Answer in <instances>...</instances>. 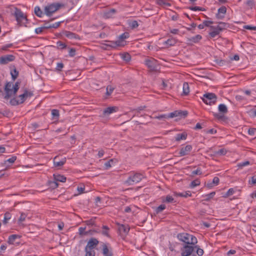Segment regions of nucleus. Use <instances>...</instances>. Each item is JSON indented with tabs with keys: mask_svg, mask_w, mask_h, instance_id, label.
Returning <instances> with one entry per match:
<instances>
[{
	"mask_svg": "<svg viewBox=\"0 0 256 256\" xmlns=\"http://www.w3.org/2000/svg\"><path fill=\"white\" fill-rule=\"evenodd\" d=\"M178 239L183 242L182 246L180 248L182 256H190L194 252V247L198 243L196 238L190 234L182 232L178 234L177 235Z\"/></svg>",
	"mask_w": 256,
	"mask_h": 256,
	"instance_id": "1",
	"label": "nucleus"
},
{
	"mask_svg": "<svg viewBox=\"0 0 256 256\" xmlns=\"http://www.w3.org/2000/svg\"><path fill=\"white\" fill-rule=\"evenodd\" d=\"M178 117L180 118H185L188 114V112L187 110H178Z\"/></svg>",
	"mask_w": 256,
	"mask_h": 256,
	"instance_id": "30",
	"label": "nucleus"
},
{
	"mask_svg": "<svg viewBox=\"0 0 256 256\" xmlns=\"http://www.w3.org/2000/svg\"><path fill=\"white\" fill-rule=\"evenodd\" d=\"M188 134L186 132H183L182 134H176L175 140L176 141H180L182 140H186Z\"/></svg>",
	"mask_w": 256,
	"mask_h": 256,
	"instance_id": "26",
	"label": "nucleus"
},
{
	"mask_svg": "<svg viewBox=\"0 0 256 256\" xmlns=\"http://www.w3.org/2000/svg\"><path fill=\"white\" fill-rule=\"evenodd\" d=\"M202 174V172L201 171V169L200 168H198L196 170L192 172L191 176H194V175H200Z\"/></svg>",
	"mask_w": 256,
	"mask_h": 256,
	"instance_id": "55",
	"label": "nucleus"
},
{
	"mask_svg": "<svg viewBox=\"0 0 256 256\" xmlns=\"http://www.w3.org/2000/svg\"><path fill=\"white\" fill-rule=\"evenodd\" d=\"M226 150L224 148H221L218 150L216 152L215 154H216L220 155V156H224L226 154Z\"/></svg>",
	"mask_w": 256,
	"mask_h": 256,
	"instance_id": "50",
	"label": "nucleus"
},
{
	"mask_svg": "<svg viewBox=\"0 0 256 256\" xmlns=\"http://www.w3.org/2000/svg\"><path fill=\"white\" fill-rule=\"evenodd\" d=\"M215 192H212L208 194H206L204 197L206 198L205 200L206 201L210 200L211 198H212L215 195Z\"/></svg>",
	"mask_w": 256,
	"mask_h": 256,
	"instance_id": "46",
	"label": "nucleus"
},
{
	"mask_svg": "<svg viewBox=\"0 0 256 256\" xmlns=\"http://www.w3.org/2000/svg\"><path fill=\"white\" fill-rule=\"evenodd\" d=\"M76 49L74 48H70L69 50V56L73 57L76 55Z\"/></svg>",
	"mask_w": 256,
	"mask_h": 256,
	"instance_id": "61",
	"label": "nucleus"
},
{
	"mask_svg": "<svg viewBox=\"0 0 256 256\" xmlns=\"http://www.w3.org/2000/svg\"><path fill=\"white\" fill-rule=\"evenodd\" d=\"M20 80L16 81L14 84L12 82H6L4 86V99L8 100L12 96H15L20 88Z\"/></svg>",
	"mask_w": 256,
	"mask_h": 256,
	"instance_id": "2",
	"label": "nucleus"
},
{
	"mask_svg": "<svg viewBox=\"0 0 256 256\" xmlns=\"http://www.w3.org/2000/svg\"><path fill=\"white\" fill-rule=\"evenodd\" d=\"M56 47L58 49L63 50L67 47V45L61 41L56 42Z\"/></svg>",
	"mask_w": 256,
	"mask_h": 256,
	"instance_id": "37",
	"label": "nucleus"
},
{
	"mask_svg": "<svg viewBox=\"0 0 256 256\" xmlns=\"http://www.w3.org/2000/svg\"><path fill=\"white\" fill-rule=\"evenodd\" d=\"M214 30L209 33L210 36L212 38H215L216 36L219 34L220 32L214 29Z\"/></svg>",
	"mask_w": 256,
	"mask_h": 256,
	"instance_id": "54",
	"label": "nucleus"
},
{
	"mask_svg": "<svg viewBox=\"0 0 256 256\" xmlns=\"http://www.w3.org/2000/svg\"><path fill=\"white\" fill-rule=\"evenodd\" d=\"M50 186L52 188H56L58 186V184L56 181L54 180L50 182Z\"/></svg>",
	"mask_w": 256,
	"mask_h": 256,
	"instance_id": "60",
	"label": "nucleus"
},
{
	"mask_svg": "<svg viewBox=\"0 0 256 256\" xmlns=\"http://www.w3.org/2000/svg\"><path fill=\"white\" fill-rule=\"evenodd\" d=\"M178 110H175L168 114L169 118H173L174 117H178Z\"/></svg>",
	"mask_w": 256,
	"mask_h": 256,
	"instance_id": "62",
	"label": "nucleus"
},
{
	"mask_svg": "<svg viewBox=\"0 0 256 256\" xmlns=\"http://www.w3.org/2000/svg\"><path fill=\"white\" fill-rule=\"evenodd\" d=\"M84 251L86 252L85 256H95L96 255V252L94 250L86 249L85 248Z\"/></svg>",
	"mask_w": 256,
	"mask_h": 256,
	"instance_id": "34",
	"label": "nucleus"
},
{
	"mask_svg": "<svg viewBox=\"0 0 256 256\" xmlns=\"http://www.w3.org/2000/svg\"><path fill=\"white\" fill-rule=\"evenodd\" d=\"M174 196H181L187 198L188 196H192L191 192L190 191H187L184 192H174Z\"/></svg>",
	"mask_w": 256,
	"mask_h": 256,
	"instance_id": "23",
	"label": "nucleus"
},
{
	"mask_svg": "<svg viewBox=\"0 0 256 256\" xmlns=\"http://www.w3.org/2000/svg\"><path fill=\"white\" fill-rule=\"evenodd\" d=\"M114 89V88L113 87H112L111 86H110V85L106 87V95L108 96H110L112 94V93L113 92Z\"/></svg>",
	"mask_w": 256,
	"mask_h": 256,
	"instance_id": "45",
	"label": "nucleus"
},
{
	"mask_svg": "<svg viewBox=\"0 0 256 256\" xmlns=\"http://www.w3.org/2000/svg\"><path fill=\"white\" fill-rule=\"evenodd\" d=\"M219 114L214 113L213 114L214 117L218 120H224L226 117L224 116L228 112L226 106L224 104H220L218 106Z\"/></svg>",
	"mask_w": 256,
	"mask_h": 256,
	"instance_id": "6",
	"label": "nucleus"
},
{
	"mask_svg": "<svg viewBox=\"0 0 256 256\" xmlns=\"http://www.w3.org/2000/svg\"><path fill=\"white\" fill-rule=\"evenodd\" d=\"M14 16L16 18L18 24L20 26H22L25 25L28 22L26 16L24 14L23 12L19 8H16Z\"/></svg>",
	"mask_w": 256,
	"mask_h": 256,
	"instance_id": "4",
	"label": "nucleus"
},
{
	"mask_svg": "<svg viewBox=\"0 0 256 256\" xmlns=\"http://www.w3.org/2000/svg\"><path fill=\"white\" fill-rule=\"evenodd\" d=\"M234 190L233 188H230L228 191L224 194V198L228 197L234 194Z\"/></svg>",
	"mask_w": 256,
	"mask_h": 256,
	"instance_id": "49",
	"label": "nucleus"
},
{
	"mask_svg": "<svg viewBox=\"0 0 256 256\" xmlns=\"http://www.w3.org/2000/svg\"><path fill=\"white\" fill-rule=\"evenodd\" d=\"M96 218H92L90 220H86L84 222H85L86 224L88 226H96V222L94 220Z\"/></svg>",
	"mask_w": 256,
	"mask_h": 256,
	"instance_id": "38",
	"label": "nucleus"
},
{
	"mask_svg": "<svg viewBox=\"0 0 256 256\" xmlns=\"http://www.w3.org/2000/svg\"><path fill=\"white\" fill-rule=\"evenodd\" d=\"M246 4L250 8H252L254 6V2L253 0H248L246 2Z\"/></svg>",
	"mask_w": 256,
	"mask_h": 256,
	"instance_id": "57",
	"label": "nucleus"
},
{
	"mask_svg": "<svg viewBox=\"0 0 256 256\" xmlns=\"http://www.w3.org/2000/svg\"><path fill=\"white\" fill-rule=\"evenodd\" d=\"M130 26L132 28H135L138 26V24L136 20H134L130 23Z\"/></svg>",
	"mask_w": 256,
	"mask_h": 256,
	"instance_id": "53",
	"label": "nucleus"
},
{
	"mask_svg": "<svg viewBox=\"0 0 256 256\" xmlns=\"http://www.w3.org/2000/svg\"><path fill=\"white\" fill-rule=\"evenodd\" d=\"M18 98H20L19 101H20V104H22L24 102L26 98H27V94H26V93H25L24 92V94L19 95Z\"/></svg>",
	"mask_w": 256,
	"mask_h": 256,
	"instance_id": "40",
	"label": "nucleus"
},
{
	"mask_svg": "<svg viewBox=\"0 0 256 256\" xmlns=\"http://www.w3.org/2000/svg\"><path fill=\"white\" fill-rule=\"evenodd\" d=\"M250 164V162L248 160H246V161H245V162H240V163H238L237 165V166L240 168H242L244 166H248Z\"/></svg>",
	"mask_w": 256,
	"mask_h": 256,
	"instance_id": "48",
	"label": "nucleus"
},
{
	"mask_svg": "<svg viewBox=\"0 0 256 256\" xmlns=\"http://www.w3.org/2000/svg\"><path fill=\"white\" fill-rule=\"evenodd\" d=\"M202 39V36L200 34H197L194 36L187 38L188 44H192L193 43H198Z\"/></svg>",
	"mask_w": 256,
	"mask_h": 256,
	"instance_id": "16",
	"label": "nucleus"
},
{
	"mask_svg": "<svg viewBox=\"0 0 256 256\" xmlns=\"http://www.w3.org/2000/svg\"><path fill=\"white\" fill-rule=\"evenodd\" d=\"M243 28L250 30H256V26H254L245 25L243 26Z\"/></svg>",
	"mask_w": 256,
	"mask_h": 256,
	"instance_id": "56",
	"label": "nucleus"
},
{
	"mask_svg": "<svg viewBox=\"0 0 256 256\" xmlns=\"http://www.w3.org/2000/svg\"><path fill=\"white\" fill-rule=\"evenodd\" d=\"M122 58L126 62H129L131 58L130 56L128 53L122 54Z\"/></svg>",
	"mask_w": 256,
	"mask_h": 256,
	"instance_id": "47",
	"label": "nucleus"
},
{
	"mask_svg": "<svg viewBox=\"0 0 256 256\" xmlns=\"http://www.w3.org/2000/svg\"><path fill=\"white\" fill-rule=\"evenodd\" d=\"M202 100L206 104L212 105L216 102L217 96L214 93L208 92L203 95Z\"/></svg>",
	"mask_w": 256,
	"mask_h": 256,
	"instance_id": "5",
	"label": "nucleus"
},
{
	"mask_svg": "<svg viewBox=\"0 0 256 256\" xmlns=\"http://www.w3.org/2000/svg\"><path fill=\"white\" fill-rule=\"evenodd\" d=\"M214 64L217 66H222L226 65L228 64V62L224 60H222L218 58H215L214 60Z\"/></svg>",
	"mask_w": 256,
	"mask_h": 256,
	"instance_id": "21",
	"label": "nucleus"
},
{
	"mask_svg": "<svg viewBox=\"0 0 256 256\" xmlns=\"http://www.w3.org/2000/svg\"><path fill=\"white\" fill-rule=\"evenodd\" d=\"M64 6V4L58 2H54L50 4H48L44 7V14L47 16H50L60 8Z\"/></svg>",
	"mask_w": 256,
	"mask_h": 256,
	"instance_id": "3",
	"label": "nucleus"
},
{
	"mask_svg": "<svg viewBox=\"0 0 256 256\" xmlns=\"http://www.w3.org/2000/svg\"><path fill=\"white\" fill-rule=\"evenodd\" d=\"M52 114L54 118L58 120L60 116L59 110L56 109L52 110Z\"/></svg>",
	"mask_w": 256,
	"mask_h": 256,
	"instance_id": "43",
	"label": "nucleus"
},
{
	"mask_svg": "<svg viewBox=\"0 0 256 256\" xmlns=\"http://www.w3.org/2000/svg\"><path fill=\"white\" fill-rule=\"evenodd\" d=\"M145 64L148 66L151 72L157 71L158 66V61L154 58L146 59L144 61Z\"/></svg>",
	"mask_w": 256,
	"mask_h": 256,
	"instance_id": "8",
	"label": "nucleus"
},
{
	"mask_svg": "<svg viewBox=\"0 0 256 256\" xmlns=\"http://www.w3.org/2000/svg\"><path fill=\"white\" fill-rule=\"evenodd\" d=\"M176 40L173 38H172L168 39L164 43L168 46H174L176 44Z\"/></svg>",
	"mask_w": 256,
	"mask_h": 256,
	"instance_id": "39",
	"label": "nucleus"
},
{
	"mask_svg": "<svg viewBox=\"0 0 256 256\" xmlns=\"http://www.w3.org/2000/svg\"><path fill=\"white\" fill-rule=\"evenodd\" d=\"M108 244L102 243V253L104 256H113L112 252L108 248Z\"/></svg>",
	"mask_w": 256,
	"mask_h": 256,
	"instance_id": "14",
	"label": "nucleus"
},
{
	"mask_svg": "<svg viewBox=\"0 0 256 256\" xmlns=\"http://www.w3.org/2000/svg\"><path fill=\"white\" fill-rule=\"evenodd\" d=\"M10 74L12 76V80L13 81H14L18 78L19 74L18 71L16 70L14 66H12V69L11 70Z\"/></svg>",
	"mask_w": 256,
	"mask_h": 256,
	"instance_id": "22",
	"label": "nucleus"
},
{
	"mask_svg": "<svg viewBox=\"0 0 256 256\" xmlns=\"http://www.w3.org/2000/svg\"><path fill=\"white\" fill-rule=\"evenodd\" d=\"M192 246L194 247V250H196V252L198 256H202L204 254V250L200 248V246L198 245H196V244L195 245H193Z\"/></svg>",
	"mask_w": 256,
	"mask_h": 256,
	"instance_id": "31",
	"label": "nucleus"
},
{
	"mask_svg": "<svg viewBox=\"0 0 256 256\" xmlns=\"http://www.w3.org/2000/svg\"><path fill=\"white\" fill-rule=\"evenodd\" d=\"M226 8L224 6H222L218 10V14L217 18L219 19H222L224 18V14L226 13Z\"/></svg>",
	"mask_w": 256,
	"mask_h": 256,
	"instance_id": "20",
	"label": "nucleus"
},
{
	"mask_svg": "<svg viewBox=\"0 0 256 256\" xmlns=\"http://www.w3.org/2000/svg\"><path fill=\"white\" fill-rule=\"evenodd\" d=\"M102 234L105 236H106L108 237H110V236L109 234V228L106 226H102Z\"/></svg>",
	"mask_w": 256,
	"mask_h": 256,
	"instance_id": "35",
	"label": "nucleus"
},
{
	"mask_svg": "<svg viewBox=\"0 0 256 256\" xmlns=\"http://www.w3.org/2000/svg\"><path fill=\"white\" fill-rule=\"evenodd\" d=\"M166 206L164 204H162L157 207L155 210L156 213L158 214L162 212L163 210L166 208Z\"/></svg>",
	"mask_w": 256,
	"mask_h": 256,
	"instance_id": "44",
	"label": "nucleus"
},
{
	"mask_svg": "<svg viewBox=\"0 0 256 256\" xmlns=\"http://www.w3.org/2000/svg\"><path fill=\"white\" fill-rule=\"evenodd\" d=\"M190 92V88L188 82H184L183 84V91L182 95L187 96Z\"/></svg>",
	"mask_w": 256,
	"mask_h": 256,
	"instance_id": "25",
	"label": "nucleus"
},
{
	"mask_svg": "<svg viewBox=\"0 0 256 256\" xmlns=\"http://www.w3.org/2000/svg\"><path fill=\"white\" fill-rule=\"evenodd\" d=\"M144 178L143 175L140 173L136 172L132 176H130L126 180L125 184L128 185H132L134 183L140 182Z\"/></svg>",
	"mask_w": 256,
	"mask_h": 256,
	"instance_id": "7",
	"label": "nucleus"
},
{
	"mask_svg": "<svg viewBox=\"0 0 256 256\" xmlns=\"http://www.w3.org/2000/svg\"><path fill=\"white\" fill-rule=\"evenodd\" d=\"M116 224L118 226V230L120 232V234L122 236H126L128 234L130 229L128 225L120 224V223H116Z\"/></svg>",
	"mask_w": 256,
	"mask_h": 256,
	"instance_id": "9",
	"label": "nucleus"
},
{
	"mask_svg": "<svg viewBox=\"0 0 256 256\" xmlns=\"http://www.w3.org/2000/svg\"><path fill=\"white\" fill-rule=\"evenodd\" d=\"M116 10L114 8L110 9V10L104 13V16L106 18H112V15L116 14Z\"/></svg>",
	"mask_w": 256,
	"mask_h": 256,
	"instance_id": "29",
	"label": "nucleus"
},
{
	"mask_svg": "<svg viewBox=\"0 0 256 256\" xmlns=\"http://www.w3.org/2000/svg\"><path fill=\"white\" fill-rule=\"evenodd\" d=\"M64 65L62 62H58L56 69L58 71H61L62 69L64 68Z\"/></svg>",
	"mask_w": 256,
	"mask_h": 256,
	"instance_id": "58",
	"label": "nucleus"
},
{
	"mask_svg": "<svg viewBox=\"0 0 256 256\" xmlns=\"http://www.w3.org/2000/svg\"><path fill=\"white\" fill-rule=\"evenodd\" d=\"M192 146L188 144L184 147L181 148L179 152V154L180 156H184L189 154L190 151L192 150Z\"/></svg>",
	"mask_w": 256,
	"mask_h": 256,
	"instance_id": "13",
	"label": "nucleus"
},
{
	"mask_svg": "<svg viewBox=\"0 0 256 256\" xmlns=\"http://www.w3.org/2000/svg\"><path fill=\"white\" fill-rule=\"evenodd\" d=\"M129 37V34L128 32H124L119 37L120 40L121 42H122V40L126 39Z\"/></svg>",
	"mask_w": 256,
	"mask_h": 256,
	"instance_id": "52",
	"label": "nucleus"
},
{
	"mask_svg": "<svg viewBox=\"0 0 256 256\" xmlns=\"http://www.w3.org/2000/svg\"><path fill=\"white\" fill-rule=\"evenodd\" d=\"M174 199L172 198V196H170V195L166 196L165 198L162 197V202H167V203H170L172 202Z\"/></svg>",
	"mask_w": 256,
	"mask_h": 256,
	"instance_id": "33",
	"label": "nucleus"
},
{
	"mask_svg": "<svg viewBox=\"0 0 256 256\" xmlns=\"http://www.w3.org/2000/svg\"><path fill=\"white\" fill-rule=\"evenodd\" d=\"M21 238V236L18 234H12L9 236L8 242L10 244H16V245L18 246L20 243V238Z\"/></svg>",
	"mask_w": 256,
	"mask_h": 256,
	"instance_id": "10",
	"label": "nucleus"
},
{
	"mask_svg": "<svg viewBox=\"0 0 256 256\" xmlns=\"http://www.w3.org/2000/svg\"><path fill=\"white\" fill-rule=\"evenodd\" d=\"M118 110V107L116 106H112L108 107L105 108L103 111V114L104 116L109 115L110 114L113 113L114 112H116Z\"/></svg>",
	"mask_w": 256,
	"mask_h": 256,
	"instance_id": "18",
	"label": "nucleus"
},
{
	"mask_svg": "<svg viewBox=\"0 0 256 256\" xmlns=\"http://www.w3.org/2000/svg\"><path fill=\"white\" fill-rule=\"evenodd\" d=\"M62 22H56L54 24H51V25H50L49 27H50V28H56L60 26Z\"/></svg>",
	"mask_w": 256,
	"mask_h": 256,
	"instance_id": "59",
	"label": "nucleus"
},
{
	"mask_svg": "<svg viewBox=\"0 0 256 256\" xmlns=\"http://www.w3.org/2000/svg\"><path fill=\"white\" fill-rule=\"evenodd\" d=\"M249 183L252 184H256V175L251 178V180H249Z\"/></svg>",
	"mask_w": 256,
	"mask_h": 256,
	"instance_id": "64",
	"label": "nucleus"
},
{
	"mask_svg": "<svg viewBox=\"0 0 256 256\" xmlns=\"http://www.w3.org/2000/svg\"><path fill=\"white\" fill-rule=\"evenodd\" d=\"M34 12L36 15L40 18L42 17V16L45 14L44 11L43 12L40 8L38 6H36L34 8Z\"/></svg>",
	"mask_w": 256,
	"mask_h": 256,
	"instance_id": "27",
	"label": "nucleus"
},
{
	"mask_svg": "<svg viewBox=\"0 0 256 256\" xmlns=\"http://www.w3.org/2000/svg\"><path fill=\"white\" fill-rule=\"evenodd\" d=\"M54 180L58 182H65L66 180V178L62 175L54 174L53 175Z\"/></svg>",
	"mask_w": 256,
	"mask_h": 256,
	"instance_id": "24",
	"label": "nucleus"
},
{
	"mask_svg": "<svg viewBox=\"0 0 256 256\" xmlns=\"http://www.w3.org/2000/svg\"><path fill=\"white\" fill-rule=\"evenodd\" d=\"M16 160V156H12V158H8L7 160L5 162H8L10 164L14 163Z\"/></svg>",
	"mask_w": 256,
	"mask_h": 256,
	"instance_id": "63",
	"label": "nucleus"
},
{
	"mask_svg": "<svg viewBox=\"0 0 256 256\" xmlns=\"http://www.w3.org/2000/svg\"><path fill=\"white\" fill-rule=\"evenodd\" d=\"M156 4L160 6H171V4L169 2H166L165 0H156Z\"/></svg>",
	"mask_w": 256,
	"mask_h": 256,
	"instance_id": "32",
	"label": "nucleus"
},
{
	"mask_svg": "<svg viewBox=\"0 0 256 256\" xmlns=\"http://www.w3.org/2000/svg\"><path fill=\"white\" fill-rule=\"evenodd\" d=\"M155 118L159 120H164L165 119L169 118V116L168 114H163L156 116L155 117Z\"/></svg>",
	"mask_w": 256,
	"mask_h": 256,
	"instance_id": "51",
	"label": "nucleus"
},
{
	"mask_svg": "<svg viewBox=\"0 0 256 256\" xmlns=\"http://www.w3.org/2000/svg\"><path fill=\"white\" fill-rule=\"evenodd\" d=\"M64 34L70 39H79L78 35L69 31H65Z\"/></svg>",
	"mask_w": 256,
	"mask_h": 256,
	"instance_id": "19",
	"label": "nucleus"
},
{
	"mask_svg": "<svg viewBox=\"0 0 256 256\" xmlns=\"http://www.w3.org/2000/svg\"><path fill=\"white\" fill-rule=\"evenodd\" d=\"M66 162V158H62L60 159L58 156H56L54 158V164L55 166L60 167L62 166Z\"/></svg>",
	"mask_w": 256,
	"mask_h": 256,
	"instance_id": "15",
	"label": "nucleus"
},
{
	"mask_svg": "<svg viewBox=\"0 0 256 256\" xmlns=\"http://www.w3.org/2000/svg\"><path fill=\"white\" fill-rule=\"evenodd\" d=\"M200 184V180H199V179L197 178L191 182L190 184V187L191 188H194L196 186H199Z\"/></svg>",
	"mask_w": 256,
	"mask_h": 256,
	"instance_id": "42",
	"label": "nucleus"
},
{
	"mask_svg": "<svg viewBox=\"0 0 256 256\" xmlns=\"http://www.w3.org/2000/svg\"><path fill=\"white\" fill-rule=\"evenodd\" d=\"M86 227H80L78 229V233L80 236L88 235L89 234V232L85 231Z\"/></svg>",
	"mask_w": 256,
	"mask_h": 256,
	"instance_id": "41",
	"label": "nucleus"
},
{
	"mask_svg": "<svg viewBox=\"0 0 256 256\" xmlns=\"http://www.w3.org/2000/svg\"><path fill=\"white\" fill-rule=\"evenodd\" d=\"M10 104L12 106H16L20 104L19 100H17L14 96L10 100Z\"/></svg>",
	"mask_w": 256,
	"mask_h": 256,
	"instance_id": "36",
	"label": "nucleus"
},
{
	"mask_svg": "<svg viewBox=\"0 0 256 256\" xmlns=\"http://www.w3.org/2000/svg\"><path fill=\"white\" fill-rule=\"evenodd\" d=\"M12 214L9 212H6L4 214V218L2 221L4 224L6 225L8 223V220L11 218Z\"/></svg>",
	"mask_w": 256,
	"mask_h": 256,
	"instance_id": "28",
	"label": "nucleus"
},
{
	"mask_svg": "<svg viewBox=\"0 0 256 256\" xmlns=\"http://www.w3.org/2000/svg\"><path fill=\"white\" fill-rule=\"evenodd\" d=\"M99 243V241L94 238H91L88 241L86 246L85 248L86 249L94 250L96 248Z\"/></svg>",
	"mask_w": 256,
	"mask_h": 256,
	"instance_id": "12",
	"label": "nucleus"
},
{
	"mask_svg": "<svg viewBox=\"0 0 256 256\" xmlns=\"http://www.w3.org/2000/svg\"><path fill=\"white\" fill-rule=\"evenodd\" d=\"M16 56L12 54H8L0 57V64H6L14 60Z\"/></svg>",
	"mask_w": 256,
	"mask_h": 256,
	"instance_id": "11",
	"label": "nucleus"
},
{
	"mask_svg": "<svg viewBox=\"0 0 256 256\" xmlns=\"http://www.w3.org/2000/svg\"><path fill=\"white\" fill-rule=\"evenodd\" d=\"M108 44H106L105 45L107 46L110 47L112 48H116L117 46H121V42L120 40L116 41H108Z\"/></svg>",
	"mask_w": 256,
	"mask_h": 256,
	"instance_id": "17",
	"label": "nucleus"
}]
</instances>
